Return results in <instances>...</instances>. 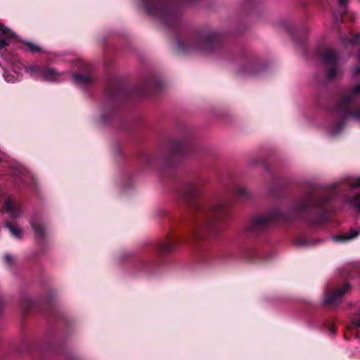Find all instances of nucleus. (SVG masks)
Returning <instances> with one entry per match:
<instances>
[{
	"mask_svg": "<svg viewBox=\"0 0 360 360\" xmlns=\"http://www.w3.org/2000/svg\"><path fill=\"white\" fill-rule=\"evenodd\" d=\"M31 226L34 229L35 234L43 238L45 235V231L43 226L36 221H31Z\"/></svg>",
	"mask_w": 360,
	"mask_h": 360,
	"instance_id": "obj_8",
	"label": "nucleus"
},
{
	"mask_svg": "<svg viewBox=\"0 0 360 360\" xmlns=\"http://www.w3.org/2000/svg\"><path fill=\"white\" fill-rule=\"evenodd\" d=\"M0 32H1L2 36L6 38H12L14 37V33L1 24H0Z\"/></svg>",
	"mask_w": 360,
	"mask_h": 360,
	"instance_id": "obj_13",
	"label": "nucleus"
},
{
	"mask_svg": "<svg viewBox=\"0 0 360 360\" xmlns=\"http://www.w3.org/2000/svg\"><path fill=\"white\" fill-rule=\"evenodd\" d=\"M351 44H359L360 43V34H357L350 39Z\"/></svg>",
	"mask_w": 360,
	"mask_h": 360,
	"instance_id": "obj_19",
	"label": "nucleus"
},
{
	"mask_svg": "<svg viewBox=\"0 0 360 360\" xmlns=\"http://www.w3.org/2000/svg\"><path fill=\"white\" fill-rule=\"evenodd\" d=\"M358 58H359V61H360V51H359V53ZM353 74H354L355 76L360 75V66H359V65L356 66V67L354 68V70H353Z\"/></svg>",
	"mask_w": 360,
	"mask_h": 360,
	"instance_id": "obj_18",
	"label": "nucleus"
},
{
	"mask_svg": "<svg viewBox=\"0 0 360 360\" xmlns=\"http://www.w3.org/2000/svg\"><path fill=\"white\" fill-rule=\"evenodd\" d=\"M349 0H339V4L341 6H345L348 3Z\"/></svg>",
	"mask_w": 360,
	"mask_h": 360,
	"instance_id": "obj_23",
	"label": "nucleus"
},
{
	"mask_svg": "<svg viewBox=\"0 0 360 360\" xmlns=\"http://www.w3.org/2000/svg\"><path fill=\"white\" fill-rule=\"evenodd\" d=\"M145 7H146V11L149 14H151V15H157V14H158L160 12V8L157 4V3L155 2V1L152 2V7L153 8H150V6H148V5H146Z\"/></svg>",
	"mask_w": 360,
	"mask_h": 360,
	"instance_id": "obj_11",
	"label": "nucleus"
},
{
	"mask_svg": "<svg viewBox=\"0 0 360 360\" xmlns=\"http://www.w3.org/2000/svg\"><path fill=\"white\" fill-rule=\"evenodd\" d=\"M347 184L352 188L360 186V176L348 179Z\"/></svg>",
	"mask_w": 360,
	"mask_h": 360,
	"instance_id": "obj_14",
	"label": "nucleus"
},
{
	"mask_svg": "<svg viewBox=\"0 0 360 360\" xmlns=\"http://www.w3.org/2000/svg\"><path fill=\"white\" fill-rule=\"evenodd\" d=\"M335 127L337 128V130L335 131L331 132L332 135H335L336 134H338L340 131L341 124H337Z\"/></svg>",
	"mask_w": 360,
	"mask_h": 360,
	"instance_id": "obj_21",
	"label": "nucleus"
},
{
	"mask_svg": "<svg viewBox=\"0 0 360 360\" xmlns=\"http://www.w3.org/2000/svg\"><path fill=\"white\" fill-rule=\"evenodd\" d=\"M4 214L6 215V219L10 218L15 219L22 214L21 205L15 200L8 198L3 205ZM6 226L9 230L10 233L16 238H21L22 231L15 223H11L7 219L5 221Z\"/></svg>",
	"mask_w": 360,
	"mask_h": 360,
	"instance_id": "obj_1",
	"label": "nucleus"
},
{
	"mask_svg": "<svg viewBox=\"0 0 360 360\" xmlns=\"http://www.w3.org/2000/svg\"><path fill=\"white\" fill-rule=\"evenodd\" d=\"M8 44L4 39H0V50L7 46Z\"/></svg>",
	"mask_w": 360,
	"mask_h": 360,
	"instance_id": "obj_22",
	"label": "nucleus"
},
{
	"mask_svg": "<svg viewBox=\"0 0 360 360\" xmlns=\"http://www.w3.org/2000/svg\"><path fill=\"white\" fill-rule=\"evenodd\" d=\"M350 94H352V96H347L344 98V100H343L344 103L350 102L353 99V98L352 97L353 96L360 95V84H357L355 86H354V88L352 89V91L350 92Z\"/></svg>",
	"mask_w": 360,
	"mask_h": 360,
	"instance_id": "obj_12",
	"label": "nucleus"
},
{
	"mask_svg": "<svg viewBox=\"0 0 360 360\" xmlns=\"http://www.w3.org/2000/svg\"><path fill=\"white\" fill-rule=\"evenodd\" d=\"M271 220V215L260 216L254 220L253 226L256 229H261L269 225Z\"/></svg>",
	"mask_w": 360,
	"mask_h": 360,
	"instance_id": "obj_5",
	"label": "nucleus"
},
{
	"mask_svg": "<svg viewBox=\"0 0 360 360\" xmlns=\"http://www.w3.org/2000/svg\"><path fill=\"white\" fill-rule=\"evenodd\" d=\"M352 321L355 326L360 327V311L355 316Z\"/></svg>",
	"mask_w": 360,
	"mask_h": 360,
	"instance_id": "obj_17",
	"label": "nucleus"
},
{
	"mask_svg": "<svg viewBox=\"0 0 360 360\" xmlns=\"http://www.w3.org/2000/svg\"><path fill=\"white\" fill-rule=\"evenodd\" d=\"M345 116L346 119L352 118L360 122V108L354 111L346 112Z\"/></svg>",
	"mask_w": 360,
	"mask_h": 360,
	"instance_id": "obj_10",
	"label": "nucleus"
},
{
	"mask_svg": "<svg viewBox=\"0 0 360 360\" xmlns=\"http://www.w3.org/2000/svg\"><path fill=\"white\" fill-rule=\"evenodd\" d=\"M238 193L240 194V195H245L246 194V191L244 189V188H240L238 190Z\"/></svg>",
	"mask_w": 360,
	"mask_h": 360,
	"instance_id": "obj_24",
	"label": "nucleus"
},
{
	"mask_svg": "<svg viewBox=\"0 0 360 360\" xmlns=\"http://www.w3.org/2000/svg\"><path fill=\"white\" fill-rule=\"evenodd\" d=\"M349 286L348 284H344L334 292L326 295L324 297V302L327 304H333L336 303L338 300L349 290Z\"/></svg>",
	"mask_w": 360,
	"mask_h": 360,
	"instance_id": "obj_4",
	"label": "nucleus"
},
{
	"mask_svg": "<svg viewBox=\"0 0 360 360\" xmlns=\"http://www.w3.org/2000/svg\"><path fill=\"white\" fill-rule=\"evenodd\" d=\"M26 70L30 73H36L39 77L47 81H57L59 78V74L53 69H46L43 71H39L37 66L30 65L26 68Z\"/></svg>",
	"mask_w": 360,
	"mask_h": 360,
	"instance_id": "obj_3",
	"label": "nucleus"
},
{
	"mask_svg": "<svg viewBox=\"0 0 360 360\" xmlns=\"http://www.w3.org/2000/svg\"><path fill=\"white\" fill-rule=\"evenodd\" d=\"M323 60L326 68V76L328 79H335L342 73L338 56L332 49L325 51L323 55Z\"/></svg>",
	"mask_w": 360,
	"mask_h": 360,
	"instance_id": "obj_2",
	"label": "nucleus"
},
{
	"mask_svg": "<svg viewBox=\"0 0 360 360\" xmlns=\"http://www.w3.org/2000/svg\"><path fill=\"white\" fill-rule=\"evenodd\" d=\"M349 202L359 210H360V196L359 195H354L350 200Z\"/></svg>",
	"mask_w": 360,
	"mask_h": 360,
	"instance_id": "obj_15",
	"label": "nucleus"
},
{
	"mask_svg": "<svg viewBox=\"0 0 360 360\" xmlns=\"http://www.w3.org/2000/svg\"><path fill=\"white\" fill-rule=\"evenodd\" d=\"M14 258L9 255H5L4 256V261L7 264H11L13 261Z\"/></svg>",
	"mask_w": 360,
	"mask_h": 360,
	"instance_id": "obj_20",
	"label": "nucleus"
},
{
	"mask_svg": "<svg viewBox=\"0 0 360 360\" xmlns=\"http://www.w3.org/2000/svg\"><path fill=\"white\" fill-rule=\"evenodd\" d=\"M6 79L8 82H11V79H8V77H6Z\"/></svg>",
	"mask_w": 360,
	"mask_h": 360,
	"instance_id": "obj_25",
	"label": "nucleus"
},
{
	"mask_svg": "<svg viewBox=\"0 0 360 360\" xmlns=\"http://www.w3.org/2000/svg\"><path fill=\"white\" fill-rule=\"evenodd\" d=\"M73 79H74V82L76 84H79V85L85 86V85H88L89 84L91 83V77L89 74H86V75H75L73 76Z\"/></svg>",
	"mask_w": 360,
	"mask_h": 360,
	"instance_id": "obj_7",
	"label": "nucleus"
},
{
	"mask_svg": "<svg viewBox=\"0 0 360 360\" xmlns=\"http://www.w3.org/2000/svg\"><path fill=\"white\" fill-rule=\"evenodd\" d=\"M25 44L27 46L28 50L32 52V53L39 52V51H41L40 47H39L36 44H34L30 43V42H27Z\"/></svg>",
	"mask_w": 360,
	"mask_h": 360,
	"instance_id": "obj_16",
	"label": "nucleus"
},
{
	"mask_svg": "<svg viewBox=\"0 0 360 360\" xmlns=\"http://www.w3.org/2000/svg\"><path fill=\"white\" fill-rule=\"evenodd\" d=\"M359 233L360 229H352L349 231V232L343 236L333 237V240L337 242L347 241L356 237L359 234Z\"/></svg>",
	"mask_w": 360,
	"mask_h": 360,
	"instance_id": "obj_6",
	"label": "nucleus"
},
{
	"mask_svg": "<svg viewBox=\"0 0 360 360\" xmlns=\"http://www.w3.org/2000/svg\"><path fill=\"white\" fill-rule=\"evenodd\" d=\"M174 243L172 242H164L160 246V250L164 253H168L173 251Z\"/></svg>",
	"mask_w": 360,
	"mask_h": 360,
	"instance_id": "obj_9",
	"label": "nucleus"
}]
</instances>
